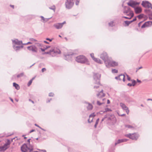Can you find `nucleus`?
Segmentation results:
<instances>
[{
	"mask_svg": "<svg viewBox=\"0 0 152 152\" xmlns=\"http://www.w3.org/2000/svg\"><path fill=\"white\" fill-rule=\"evenodd\" d=\"M49 9L53 10L54 12H55L56 10V7L55 5H53L51 7H49Z\"/></svg>",
	"mask_w": 152,
	"mask_h": 152,
	"instance_id": "nucleus-33",
	"label": "nucleus"
},
{
	"mask_svg": "<svg viewBox=\"0 0 152 152\" xmlns=\"http://www.w3.org/2000/svg\"><path fill=\"white\" fill-rule=\"evenodd\" d=\"M106 116H105L101 120V122H102L104 121H105V120H106Z\"/></svg>",
	"mask_w": 152,
	"mask_h": 152,
	"instance_id": "nucleus-51",
	"label": "nucleus"
},
{
	"mask_svg": "<svg viewBox=\"0 0 152 152\" xmlns=\"http://www.w3.org/2000/svg\"><path fill=\"white\" fill-rule=\"evenodd\" d=\"M27 48L29 50L31 51L34 53H37L38 52V48L34 45L28 46Z\"/></svg>",
	"mask_w": 152,
	"mask_h": 152,
	"instance_id": "nucleus-11",
	"label": "nucleus"
},
{
	"mask_svg": "<svg viewBox=\"0 0 152 152\" xmlns=\"http://www.w3.org/2000/svg\"><path fill=\"white\" fill-rule=\"evenodd\" d=\"M125 136L132 140H136L138 138L139 135L137 133H129L125 135Z\"/></svg>",
	"mask_w": 152,
	"mask_h": 152,
	"instance_id": "nucleus-6",
	"label": "nucleus"
},
{
	"mask_svg": "<svg viewBox=\"0 0 152 152\" xmlns=\"http://www.w3.org/2000/svg\"><path fill=\"white\" fill-rule=\"evenodd\" d=\"M13 86L15 87L16 89L18 90L20 89V86L19 85L15 83H13Z\"/></svg>",
	"mask_w": 152,
	"mask_h": 152,
	"instance_id": "nucleus-29",
	"label": "nucleus"
},
{
	"mask_svg": "<svg viewBox=\"0 0 152 152\" xmlns=\"http://www.w3.org/2000/svg\"><path fill=\"white\" fill-rule=\"evenodd\" d=\"M40 49H41V50L43 52L45 50V49H43L42 48H41Z\"/></svg>",
	"mask_w": 152,
	"mask_h": 152,
	"instance_id": "nucleus-58",
	"label": "nucleus"
},
{
	"mask_svg": "<svg viewBox=\"0 0 152 152\" xmlns=\"http://www.w3.org/2000/svg\"><path fill=\"white\" fill-rule=\"evenodd\" d=\"M120 105L123 110L126 111V113L128 114L129 112V110L128 109V108L125 104L122 103H120Z\"/></svg>",
	"mask_w": 152,
	"mask_h": 152,
	"instance_id": "nucleus-14",
	"label": "nucleus"
},
{
	"mask_svg": "<svg viewBox=\"0 0 152 152\" xmlns=\"http://www.w3.org/2000/svg\"><path fill=\"white\" fill-rule=\"evenodd\" d=\"M13 45H23V43L22 42V41H19L17 39H12V40Z\"/></svg>",
	"mask_w": 152,
	"mask_h": 152,
	"instance_id": "nucleus-13",
	"label": "nucleus"
},
{
	"mask_svg": "<svg viewBox=\"0 0 152 152\" xmlns=\"http://www.w3.org/2000/svg\"><path fill=\"white\" fill-rule=\"evenodd\" d=\"M126 75L127 77V80L129 81H131L130 77L129 76V75L126 73Z\"/></svg>",
	"mask_w": 152,
	"mask_h": 152,
	"instance_id": "nucleus-45",
	"label": "nucleus"
},
{
	"mask_svg": "<svg viewBox=\"0 0 152 152\" xmlns=\"http://www.w3.org/2000/svg\"><path fill=\"white\" fill-rule=\"evenodd\" d=\"M131 81L132 83V86H134L137 83L136 81L134 80H131Z\"/></svg>",
	"mask_w": 152,
	"mask_h": 152,
	"instance_id": "nucleus-35",
	"label": "nucleus"
},
{
	"mask_svg": "<svg viewBox=\"0 0 152 152\" xmlns=\"http://www.w3.org/2000/svg\"><path fill=\"white\" fill-rule=\"evenodd\" d=\"M145 12L149 15V18L150 20H152V12L150 10L146 9L144 10Z\"/></svg>",
	"mask_w": 152,
	"mask_h": 152,
	"instance_id": "nucleus-16",
	"label": "nucleus"
},
{
	"mask_svg": "<svg viewBox=\"0 0 152 152\" xmlns=\"http://www.w3.org/2000/svg\"><path fill=\"white\" fill-rule=\"evenodd\" d=\"M51 18H45V20L44 21H43V22H45L48 21L49 19H50Z\"/></svg>",
	"mask_w": 152,
	"mask_h": 152,
	"instance_id": "nucleus-48",
	"label": "nucleus"
},
{
	"mask_svg": "<svg viewBox=\"0 0 152 152\" xmlns=\"http://www.w3.org/2000/svg\"><path fill=\"white\" fill-rule=\"evenodd\" d=\"M105 116H106L105 121L107 123H111L113 124L115 123V118L114 117L110 115H106Z\"/></svg>",
	"mask_w": 152,
	"mask_h": 152,
	"instance_id": "nucleus-5",
	"label": "nucleus"
},
{
	"mask_svg": "<svg viewBox=\"0 0 152 152\" xmlns=\"http://www.w3.org/2000/svg\"><path fill=\"white\" fill-rule=\"evenodd\" d=\"M152 25V21H149L144 23L141 26L142 28H144L145 27L151 26Z\"/></svg>",
	"mask_w": 152,
	"mask_h": 152,
	"instance_id": "nucleus-15",
	"label": "nucleus"
},
{
	"mask_svg": "<svg viewBox=\"0 0 152 152\" xmlns=\"http://www.w3.org/2000/svg\"><path fill=\"white\" fill-rule=\"evenodd\" d=\"M112 72L113 73H117L118 72V70L115 69H112Z\"/></svg>",
	"mask_w": 152,
	"mask_h": 152,
	"instance_id": "nucleus-39",
	"label": "nucleus"
},
{
	"mask_svg": "<svg viewBox=\"0 0 152 152\" xmlns=\"http://www.w3.org/2000/svg\"><path fill=\"white\" fill-rule=\"evenodd\" d=\"M110 101L109 100V99H107V104H110Z\"/></svg>",
	"mask_w": 152,
	"mask_h": 152,
	"instance_id": "nucleus-61",
	"label": "nucleus"
},
{
	"mask_svg": "<svg viewBox=\"0 0 152 152\" xmlns=\"http://www.w3.org/2000/svg\"><path fill=\"white\" fill-rule=\"evenodd\" d=\"M100 77L101 75L99 73L94 74L93 76L94 83L95 84L97 85V86H94V88H97L99 87V85H100Z\"/></svg>",
	"mask_w": 152,
	"mask_h": 152,
	"instance_id": "nucleus-3",
	"label": "nucleus"
},
{
	"mask_svg": "<svg viewBox=\"0 0 152 152\" xmlns=\"http://www.w3.org/2000/svg\"><path fill=\"white\" fill-rule=\"evenodd\" d=\"M124 22L126 24L127 26H128L130 24V23L129 22V21H124Z\"/></svg>",
	"mask_w": 152,
	"mask_h": 152,
	"instance_id": "nucleus-42",
	"label": "nucleus"
},
{
	"mask_svg": "<svg viewBox=\"0 0 152 152\" xmlns=\"http://www.w3.org/2000/svg\"><path fill=\"white\" fill-rule=\"evenodd\" d=\"M52 50H50L49 51L45 52L44 54H50V55H52V56H55V55H52Z\"/></svg>",
	"mask_w": 152,
	"mask_h": 152,
	"instance_id": "nucleus-31",
	"label": "nucleus"
},
{
	"mask_svg": "<svg viewBox=\"0 0 152 152\" xmlns=\"http://www.w3.org/2000/svg\"><path fill=\"white\" fill-rule=\"evenodd\" d=\"M100 58L104 61L105 65H107V61L109 59L107 53L103 52L100 55Z\"/></svg>",
	"mask_w": 152,
	"mask_h": 152,
	"instance_id": "nucleus-8",
	"label": "nucleus"
},
{
	"mask_svg": "<svg viewBox=\"0 0 152 152\" xmlns=\"http://www.w3.org/2000/svg\"><path fill=\"white\" fill-rule=\"evenodd\" d=\"M137 81L138 82L140 83H141V81L140 80H139L138 79H137Z\"/></svg>",
	"mask_w": 152,
	"mask_h": 152,
	"instance_id": "nucleus-64",
	"label": "nucleus"
},
{
	"mask_svg": "<svg viewBox=\"0 0 152 152\" xmlns=\"http://www.w3.org/2000/svg\"><path fill=\"white\" fill-rule=\"evenodd\" d=\"M112 111L110 109L108 108H106L105 109V111L103 112V113H104L106 112L111 111ZM102 112V111H101L100 113L101 114H102V113H101V112Z\"/></svg>",
	"mask_w": 152,
	"mask_h": 152,
	"instance_id": "nucleus-30",
	"label": "nucleus"
},
{
	"mask_svg": "<svg viewBox=\"0 0 152 152\" xmlns=\"http://www.w3.org/2000/svg\"><path fill=\"white\" fill-rule=\"evenodd\" d=\"M127 86H129L131 87V86H132V85L130 83H129L127 84Z\"/></svg>",
	"mask_w": 152,
	"mask_h": 152,
	"instance_id": "nucleus-57",
	"label": "nucleus"
},
{
	"mask_svg": "<svg viewBox=\"0 0 152 152\" xmlns=\"http://www.w3.org/2000/svg\"><path fill=\"white\" fill-rule=\"evenodd\" d=\"M94 60L96 62L98 63L99 64H102L103 63L102 61H101L98 58H95Z\"/></svg>",
	"mask_w": 152,
	"mask_h": 152,
	"instance_id": "nucleus-27",
	"label": "nucleus"
},
{
	"mask_svg": "<svg viewBox=\"0 0 152 152\" xmlns=\"http://www.w3.org/2000/svg\"><path fill=\"white\" fill-rule=\"evenodd\" d=\"M118 65V63L115 61L109 59L107 62L106 66L107 67L109 66H114Z\"/></svg>",
	"mask_w": 152,
	"mask_h": 152,
	"instance_id": "nucleus-9",
	"label": "nucleus"
},
{
	"mask_svg": "<svg viewBox=\"0 0 152 152\" xmlns=\"http://www.w3.org/2000/svg\"><path fill=\"white\" fill-rule=\"evenodd\" d=\"M131 12H133L131 10L130 8L129 7H127V10H125L124 11L123 13L125 14H128V13L129 12L130 13Z\"/></svg>",
	"mask_w": 152,
	"mask_h": 152,
	"instance_id": "nucleus-26",
	"label": "nucleus"
},
{
	"mask_svg": "<svg viewBox=\"0 0 152 152\" xmlns=\"http://www.w3.org/2000/svg\"><path fill=\"white\" fill-rule=\"evenodd\" d=\"M46 40L49 41L50 42H51L53 40V39H50L49 38H46Z\"/></svg>",
	"mask_w": 152,
	"mask_h": 152,
	"instance_id": "nucleus-53",
	"label": "nucleus"
},
{
	"mask_svg": "<svg viewBox=\"0 0 152 152\" xmlns=\"http://www.w3.org/2000/svg\"><path fill=\"white\" fill-rule=\"evenodd\" d=\"M40 150L41 151H43V152H46V151L45 150Z\"/></svg>",
	"mask_w": 152,
	"mask_h": 152,
	"instance_id": "nucleus-63",
	"label": "nucleus"
},
{
	"mask_svg": "<svg viewBox=\"0 0 152 152\" xmlns=\"http://www.w3.org/2000/svg\"><path fill=\"white\" fill-rule=\"evenodd\" d=\"M51 99H48V100H47V102L48 103V102H50V101L51 100Z\"/></svg>",
	"mask_w": 152,
	"mask_h": 152,
	"instance_id": "nucleus-60",
	"label": "nucleus"
},
{
	"mask_svg": "<svg viewBox=\"0 0 152 152\" xmlns=\"http://www.w3.org/2000/svg\"><path fill=\"white\" fill-rule=\"evenodd\" d=\"M86 103L88 104V106L87 107V110H92L93 107V106H92V104L88 102H86Z\"/></svg>",
	"mask_w": 152,
	"mask_h": 152,
	"instance_id": "nucleus-24",
	"label": "nucleus"
},
{
	"mask_svg": "<svg viewBox=\"0 0 152 152\" xmlns=\"http://www.w3.org/2000/svg\"><path fill=\"white\" fill-rule=\"evenodd\" d=\"M30 40L31 41H32V42H36L37 41V40L34 39V38H30Z\"/></svg>",
	"mask_w": 152,
	"mask_h": 152,
	"instance_id": "nucleus-47",
	"label": "nucleus"
},
{
	"mask_svg": "<svg viewBox=\"0 0 152 152\" xmlns=\"http://www.w3.org/2000/svg\"><path fill=\"white\" fill-rule=\"evenodd\" d=\"M10 144V141L8 139L7 142L4 144L7 147H8V146Z\"/></svg>",
	"mask_w": 152,
	"mask_h": 152,
	"instance_id": "nucleus-32",
	"label": "nucleus"
},
{
	"mask_svg": "<svg viewBox=\"0 0 152 152\" xmlns=\"http://www.w3.org/2000/svg\"><path fill=\"white\" fill-rule=\"evenodd\" d=\"M103 91L102 90L99 93L97 94V96L99 98H101L104 96L105 94L103 93Z\"/></svg>",
	"mask_w": 152,
	"mask_h": 152,
	"instance_id": "nucleus-21",
	"label": "nucleus"
},
{
	"mask_svg": "<svg viewBox=\"0 0 152 152\" xmlns=\"http://www.w3.org/2000/svg\"><path fill=\"white\" fill-rule=\"evenodd\" d=\"M127 140L125 139L118 140L117 142L115 143V145H116L122 142H126Z\"/></svg>",
	"mask_w": 152,
	"mask_h": 152,
	"instance_id": "nucleus-23",
	"label": "nucleus"
},
{
	"mask_svg": "<svg viewBox=\"0 0 152 152\" xmlns=\"http://www.w3.org/2000/svg\"><path fill=\"white\" fill-rule=\"evenodd\" d=\"M36 45L38 47H41L42 46V44L40 43H37L36 44Z\"/></svg>",
	"mask_w": 152,
	"mask_h": 152,
	"instance_id": "nucleus-50",
	"label": "nucleus"
},
{
	"mask_svg": "<svg viewBox=\"0 0 152 152\" xmlns=\"http://www.w3.org/2000/svg\"><path fill=\"white\" fill-rule=\"evenodd\" d=\"M32 82V79H31L29 81V82L28 83V84H27L28 86H29L31 84Z\"/></svg>",
	"mask_w": 152,
	"mask_h": 152,
	"instance_id": "nucleus-40",
	"label": "nucleus"
},
{
	"mask_svg": "<svg viewBox=\"0 0 152 152\" xmlns=\"http://www.w3.org/2000/svg\"><path fill=\"white\" fill-rule=\"evenodd\" d=\"M46 70V69L45 68H43L42 69V72Z\"/></svg>",
	"mask_w": 152,
	"mask_h": 152,
	"instance_id": "nucleus-55",
	"label": "nucleus"
},
{
	"mask_svg": "<svg viewBox=\"0 0 152 152\" xmlns=\"http://www.w3.org/2000/svg\"><path fill=\"white\" fill-rule=\"evenodd\" d=\"M73 54H74L73 53H72L70 54L67 53L64 55L65 59L67 60L71 59L72 58V56Z\"/></svg>",
	"mask_w": 152,
	"mask_h": 152,
	"instance_id": "nucleus-18",
	"label": "nucleus"
},
{
	"mask_svg": "<svg viewBox=\"0 0 152 152\" xmlns=\"http://www.w3.org/2000/svg\"><path fill=\"white\" fill-rule=\"evenodd\" d=\"M95 116L94 113H93L89 115V119L88 120V123L91 122L93 120V118Z\"/></svg>",
	"mask_w": 152,
	"mask_h": 152,
	"instance_id": "nucleus-19",
	"label": "nucleus"
},
{
	"mask_svg": "<svg viewBox=\"0 0 152 152\" xmlns=\"http://www.w3.org/2000/svg\"><path fill=\"white\" fill-rule=\"evenodd\" d=\"M8 147H7L4 145L3 146H1V151H4L6 150Z\"/></svg>",
	"mask_w": 152,
	"mask_h": 152,
	"instance_id": "nucleus-28",
	"label": "nucleus"
},
{
	"mask_svg": "<svg viewBox=\"0 0 152 152\" xmlns=\"http://www.w3.org/2000/svg\"><path fill=\"white\" fill-rule=\"evenodd\" d=\"M52 54L54 53L56 54H60L61 53V51L59 49L54 48L51 50Z\"/></svg>",
	"mask_w": 152,
	"mask_h": 152,
	"instance_id": "nucleus-17",
	"label": "nucleus"
},
{
	"mask_svg": "<svg viewBox=\"0 0 152 152\" xmlns=\"http://www.w3.org/2000/svg\"><path fill=\"white\" fill-rule=\"evenodd\" d=\"M32 42H28L27 43H23V45H27L30 44H32Z\"/></svg>",
	"mask_w": 152,
	"mask_h": 152,
	"instance_id": "nucleus-46",
	"label": "nucleus"
},
{
	"mask_svg": "<svg viewBox=\"0 0 152 152\" xmlns=\"http://www.w3.org/2000/svg\"><path fill=\"white\" fill-rule=\"evenodd\" d=\"M24 75V73L23 72L21 73L20 74H18L17 75V77L18 78H19L20 77H22Z\"/></svg>",
	"mask_w": 152,
	"mask_h": 152,
	"instance_id": "nucleus-36",
	"label": "nucleus"
},
{
	"mask_svg": "<svg viewBox=\"0 0 152 152\" xmlns=\"http://www.w3.org/2000/svg\"><path fill=\"white\" fill-rule=\"evenodd\" d=\"M143 14H141L140 15H139L137 16V17L139 19H141L143 17Z\"/></svg>",
	"mask_w": 152,
	"mask_h": 152,
	"instance_id": "nucleus-37",
	"label": "nucleus"
},
{
	"mask_svg": "<svg viewBox=\"0 0 152 152\" xmlns=\"http://www.w3.org/2000/svg\"><path fill=\"white\" fill-rule=\"evenodd\" d=\"M75 4L76 5H78L79 4L80 0H76Z\"/></svg>",
	"mask_w": 152,
	"mask_h": 152,
	"instance_id": "nucleus-49",
	"label": "nucleus"
},
{
	"mask_svg": "<svg viewBox=\"0 0 152 152\" xmlns=\"http://www.w3.org/2000/svg\"><path fill=\"white\" fill-rule=\"evenodd\" d=\"M142 23V22L141 21L138 24V26L139 27H140L141 24Z\"/></svg>",
	"mask_w": 152,
	"mask_h": 152,
	"instance_id": "nucleus-56",
	"label": "nucleus"
},
{
	"mask_svg": "<svg viewBox=\"0 0 152 152\" xmlns=\"http://www.w3.org/2000/svg\"><path fill=\"white\" fill-rule=\"evenodd\" d=\"M125 75L124 74H121L119 75V80H123L124 82L125 81Z\"/></svg>",
	"mask_w": 152,
	"mask_h": 152,
	"instance_id": "nucleus-25",
	"label": "nucleus"
},
{
	"mask_svg": "<svg viewBox=\"0 0 152 152\" xmlns=\"http://www.w3.org/2000/svg\"><path fill=\"white\" fill-rule=\"evenodd\" d=\"M114 22L113 21H111L110 22L108 23L109 26L111 27L113 26H114L113 25Z\"/></svg>",
	"mask_w": 152,
	"mask_h": 152,
	"instance_id": "nucleus-38",
	"label": "nucleus"
},
{
	"mask_svg": "<svg viewBox=\"0 0 152 152\" xmlns=\"http://www.w3.org/2000/svg\"><path fill=\"white\" fill-rule=\"evenodd\" d=\"M140 4V2H137L133 0H130L127 3L128 5L134 8L135 12L136 14H139L142 12V9L140 7H136V6Z\"/></svg>",
	"mask_w": 152,
	"mask_h": 152,
	"instance_id": "nucleus-1",
	"label": "nucleus"
},
{
	"mask_svg": "<svg viewBox=\"0 0 152 152\" xmlns=\"http://www.w3.org/2000/svg\"><path fill=\"white\" fill-rule=\"evenodd\" d=\"M115 78L116 79L119 80V76L117 77H116Z\"/></svg>",
	"mask_w": 152,
	"mask_h": 152,
	"instance_id": "nucleus-62",
	"label": "nucleus"
},
{
	"mask_svg": "<svg viewBox=\"0 0 152 152\" xmlns=\"http://www.w3.org/2000/svg\"><path fill=\"white\" fill-rule=\"evenodd\" d=\"M126 15L128 16H131V17L129 18L125 16H123V18H124L127 19H130L132 18L133 17L134 15V14L133 12H131L130 13H129V14H127Z\"/></svg>",
	"mask_w": 152,
	"mask_h": 152,
	"instance_id": "nucleus-22",
	"label": "nucleus"
},
{
	"mask_svg": "<svg viewBox=\"0 0 152 152\" xmlns=\"http://www.w3.org/2000/svg\"><path fill=\"white\" fill-rule=\"evenodd\" d=\"M90 55H91V57L92 58V59L93 60H94L95 59V58L94 57V53H92Z\"/></svg>",
	"mask_w": 152,
	"mask_h": 152,
	"instance_id": "nucleus-41",
	"label": "nucleus"
},
{
	"mask_svg": "<svg viewBox=\"0 0 152 152\" xmlns=\"http://www.w3.org/2000/svg\"><path fill=\"white\" fill-rule=\"evenodd\" d=\"M66 22L65 21L62 23H56L53 25V26L57 29H60L62 28L63 25Z\"/></svg>",
	"mask_w": 152,
	"mask_h": 152,
	"instance_id": "nucleus-12",
	"label": "nucleus"
},
{
	"mask_svg": "<svg viewBox=\"0 0 152 152\" xmlns=\"http://www.w3.org/2000/svg\"><path fill=\"white\" fill-rule=\"evenodd\" d=\"M40 17L44 21L45 18L43 16H40Z\"/></svg>",
	"mask_w": 152,
	"mask_h": 152,
	"instance_id": "nucleus-54",
	"label": "nucleus"
},
{
	"mask_svg": "<svg viewBox=\"0 0 152 152\" xmlns=\"http://www.w3.org/2000/svg\"><path fill=\"white\" fill-rule=\"evenodd\" d=\"M142 5L143 7L148 8H151L152 9V5L149 1H143Z\"/></svg>",
	"mask_w": 152,
	"mask_h": 152,
	"instance_id": "nucleus-10",
	"label": "nucleus"
},
{
	"mask_svg": "<svg viewBox=\"0 0 152 152\" xmlns=\"http://www.w3.org/2000/svg\"><path fill=\"white\" fill-rule=\"evenodd\" d=\"M125 127H126L128 128L131 129H133L134 128V127L133 126H132L130 125H125Z\"/></svg>",
	"mask_w": 152,
	"mask_h": 152,
	"instance_id": "nucleus-34",
	"label": "nucleus"
},
{
	"mask_svg": "<svg viewBox=\"0 0 152 152\" xmlns=\"http://www.w3.org/2000/svg\"><path fill=\"white\" fill-rule=\"evenodd\" d=\"M142 66H141L139 68H136V72H137V71L140 69H142Z\"/></svg>",
	"mask_w": 152,
	"mask_h": 152,
	"instance_id": "nucleus-52",
	"label": "nucleus"
},
{
	"mask_svg": "<svg viewBox=\"0 0 152 152\" xmlns=\"http://www.w3.org/2000/svg\"><path fill=\"white\" fill-rule=\"evenodd\" d=\"M103 104L102 103L100 102L99 101H97V104L98 105L100 106Z\"/></svg>",
	"mask_w": 152,
	"mask_h": 152,
	"instance_id": "nucleus-43",
	"label": "nucleus"
},
{
	"mask_svg": "<svg viewBox=\"0 0 152 152\" xmlns=\"http://www.w3.org/2000/svg\"><path fill=\"white\" fill-rule=\"evenodd\" d=\"M30 140L29 139L28 140V144H24L21 146V150L22 152H31L33 150L32 146L30 144Z\"/></svg>",
	"mask_w": 152,
	"mask_h": 152,
	"instance_id": "nucleus-2",
	"label": "nucleus"
},
{
	"mask_svg": "<svg viewBox=\"0 0 152 152\" xmlns=\"http://www.w3.org/2000/svg\"><path fill=\"white\" fill-rule=\"evenodd\" d=\"M75 2V0H66L65 5L66 7L68 9L71 8L73 6Z\"/></svg>",
	"mask_w": 152,
	"mask_h": 152,
	"instance_id": "nucleus-7",
	"label": "nucleus"
},
{
	"mask_svg": "<svg viewBox=\"0 0 152 152\" xmlns=\"http://www.w3.org/2000/svg\"><path fill=\"white\" fill-rule=\"evenodd\" d=\"M13 47L14 49L17 52L19 51L20 48H23V45L21 46H16L15 45H13Z\"/></svg>",
	"mask_w": 152,
	"mask_h": 152,
	"instance_id": "nucleus-20",
	"label": "nucleus"
},
{
	"mask_svg": "<svg viewBox=\"0 0 152 152\" xmlns=\"http://www.w3.org/2000/svg\"><path fill=\"white\" fill-rule=\"evenodd\" d=\"M137 19L136 17H135L134 18L133 20H132V22L134 21L135 20H136Z\"/></svg>",
	"mask_w": 152,
	"mask_h": 152,
	"instance_id": "nucleus-59",
	"label": "nucleus"
},
{
	"mask_svg": "<svg viewBox=\"0 0 152 152\" xmlns=\"http://www.w3.org/2000/svg\"><path fill=\"white\" fill-rule=\"evenodd\" d=\"M54 95V94L52 92L49 93V96H53Z\"/></svg>",
	"mask_w": 152,
	"mask_h": 152,
	"instance_id": "nucleus-44",
	"label": "nucleus"
},
{
	"mask_svg": "<svg viewBox=\"0 0 152 152\" xmlns=\"http://www.w3.org/2000/svg\"><path fill=\"white\" fill-rule=\"evenodd\" d=\"M76 61L78 62L81 63H86L89 64L88 59L83 55H80L76 57Z\"/></svg>",
	"mask_w": 152,
	"mask_h": 152,
	"instance_id": "nucleus-4",
	"label": "nucleus"
}]
</instances>
